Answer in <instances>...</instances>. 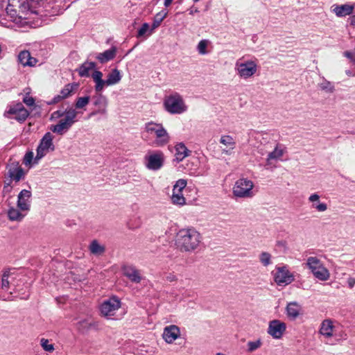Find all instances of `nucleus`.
<instances>
[{
  "label": "nucleus",
  "mask_w": 355,
  "mask_h": 355,
  "mask_svg": "<svg viewBox=\"0 0 355 355\" xmlns=\"http://www.w3.org/2000/svg\"><path fill=\"white\" fill-rule=\"evenodd\" d=\"M259 260L264 266H268L271 263V254L268 252H263L259 256Z\"/></svg>",
  "instance_id": "34"
},
{
  "label": "nucleus",
  "mask_w": 355,
  "mask_h": 355,
  "mask_svg": "<svg viewBox=\"0 0 355 355\" xmlns=\"http://www.w3.org/2000/svg\"><path fill=\"white\" fill-rule=\"evenodd\" d=\"M216 355H225V354H221V353H218V354H216Z\"/></svg>",
  "instance_id": "62"
},
{
  "label": "nucleus",
  "mask_w": 355,
  "mask_h": 355,
  "mask_svg": "<svg viewBox=\"0 0 355 355\" xmlns=\"http://www.w3.org/2000/svg\"><path fill=\"white\" fill-rule=\"evenodd\" d=\"M220 142L225 146H230L232 148L235 146V141L233 137L230 135H223L220 137Z\"/></svg>",
  "instance_id": "33"
},
{
  "label": "nucleus",
  "mask_w": 355,
  "mask_h": 355,
  "mask_svg": "<svg viewBox=\"0 0 355 355\" xmlns=\"http://www.w3.org/2000/svg\"><path fill=\"white\" fill-rule=\"evenodd\" d=\"M40 343L43 349L46 352H53L54 349L53 345L49 343L47 339L42 338Z\"/></svg>",
  "instance_id": "40"
},
{
  "label": "nucleus",
  "mask_w": 355,
  "mask_h": 355,
  "mask_svg": "<svg viewBox=\"0 0 355 355\" xmlns=\"http://www.w3.org/2000/svg\"><path fill=\"white\" fill-rule=\"evenodd\" d=\"M178 187V182H175V184H174L173 186V196H172V201L173 202V204L176 205L178 204V195H176L174 192L175 189Z\"/></svg>",
  "instance_id": "47"
},
{
  "label": "nucleus",
  "mask_w": 355,
  "mask_h": 355,
  "mask_svg": "<svg viewBox=\"0 0 355 355\" xmlns=\"http://www.w3.org/2000/svg\"><path fill=\"white\" fill-rule=\"evenodd\" d=\"M9 176L16 182H19L24 175V171L20 166H14L8 171Z\"/></svg>",
  "instance_id": "25"
},
{
  "label": "nucleus",
  "mask_w": 355,
  "mask_h": 355,
  "mask_svg": "<svg viewBox=\"0 0 355 355\" xmlns=\"http://www.w3.org/2000/svg\"><path fill=\"white\" fill-rule=\"evenodd\" d=\"M312 207L316 209L318 211H324L327 209V205L325 203H319L318 205L313 204Z\"/></svg>",
  "instance_id": "43"
},
{
  "label": "nucleus",
  "mask_w": 355,
  "mask_h": 355,
  "mask_svg": "<svg viewBox=\"0 0 355 355\" xmlns=\"http://www.w3.org/2000/svg\"><path fill=\"white\" fill-rule=\"evenodd\" d=\"M8 218L10 220H21L24 218V215L17 209L10 208L8 212Z\"/></svg>",
  "instance_id": "30"
},
{
  "label": "nucleus",
  "mask_w": 355,
  "mask_h": 355,
  "mask_svg": "<svg viewBox=\"0 0 355 355\" xmlns=\"http://www.w3.org/2000/svg\"><path fill=\"white\" fill-rule=\"evenodd\" d=\"M162 336L166 343H172L178 338V327L170 325L165 327Z\"/></svg>",
  "instance_id": "16"
},
{
  "label": "nucleus",
  "mask_w": 355,
  "mask_h": 355,
  "mask_svg": "<svg viewBox=\"0 0 355 355\" xmlns=\"http://www.w3.org/2000/svg\"><path fill=\"white\" fill-rule=\"evenodd\" d=\"M121 307V301L116 297H112L104 301L101 305V313L103 316L108 317L114 315V312Z\"/></svg>",
  "instance_id": "7"
},
{
  "label": "nucleus",
  "mask_w": 355,
  "mask_h": 355,
  "mask_svg": "<svg viewBox=\"0 0 355 355\" xmlns=\"http://www.w3.org/2000/svg\"><path fill=\"white\" fill-rule=\"evenodd\" d=\"M181 167H182L183 168H185V167H184V166H183V165H179V166H178V168H181Z\"/></svg>",
  "instance_id": "60"
},
{
  "label": "nucleus",
  "mask_w": 355,
  "mask_h": 355,
  "mask_svg": "<svg viewBox=\"0 0 355 355\" xmlns=\"http://www.w3.org/2000/svg\"><path fill=\"white\" fill-rule=\"evenodd\" d=\"M116 51V47L112 46L111 49L106 50L103 53H98L96 58L99 60L101 63H105L115 58Z\"/></svg>",
  "instance_id": "19"
},
{
  "label": "nucleus",
  "mask_w": 355,
  "mask_h": 355,
  "mask_svg": "<svg viewBox=\"0 0 355 355\" xmlns=\"http://www.w3.org/2000/svg\"><path fill=\"white\" fill-rule=\"evenodd\" d=\"M96 67V63L94 62H85L81 64L78 69V72L81 77H88L89 76V71Z\"/></svg>",
  "instance_id": "23"
},
{
  "label": "nucleus",
  "mask_w": 355,
  "mask_h": 355,
  "mask_svg": "<svg viewBox=\"0 0 355 355\" xmlns=\"http://www.w3.org/2000/svg\"><path fill=\"white\" fill-rule=\"evenodd\" d=\"M319 198H320V196H319V195H318V194H317V193H313V194H312V195H311V196H309V200L310 202H315V201L318 200H319Z\"/></svg>",
  "instance_id": "52"
},
{
  "label": "nucleus",
  "mask_w": 355,
  "mask_h": 355,
  "mask_svg": "<svg viewBox=\"0 0 355 355\" xmlns=\"http://www.w3.org/2000/svg\"><path fill=\"white\" fill-rule=\"evenodd\" d=\"M253 182L245 178L238 180L234 186L233 193L239 198H250L252 196Z\"/></svg>",
  "instance_id": "5"
},
{
  "label": "nucleus",
  "mask_w": 355,
  "mask_h": 355,
  "mask_svg": "<svg viewBox=\"0 0 355 355\" xmlns=\"http://www.w3.org/2000/svg\"><path fill=\"white\" fill-rule=\"evenodd\" d=\"M186 343V338L184 337H181L180 333L179 332V346L185 347Z\"/></svg>",
  "instance_id": "51"
},
{
  "label": "nucleus",
  "mask_w": 355,
  "mask_h": 355,
  "mask_svg": "<svg viewBox=\"0 0 355 355\" xmlns=\"http://www.w3.org/2000/svg\"><path fill=\"white\" fill-rule=\"evenodd\" d=\"M10 270H6L3 272L1 278V288L3 289H7L9 286L8 277L10 276Z\"/></svg>",
  "instance_id": "38"
},
{
  "label": "nucleus",
  "mask_w": 355,
  "mask_h": 355,
  "mask_svg": "<svg viewBox=\"0 0 355 355\" xmlns=\"http://www.w3.org/2000/svg\"><path fill=\"white\" fill-rule=\"evenodd\" d=\"M85 322H86V320H83V321H80V324H84V323H85Z\"/></svg>",
  "instance_id": "57"
},
{
  "label": "nucleus",
  "mask_w": 355,
  "mask_h": 355,
  "mask_svg": "<svg viewBox=\"0 0 355 355\" xmlns=\"http://www.w3.org/2000/svg\"><path fill=\"white\" fill-rule=\"evenodd\" d=\"M301 306L297 302H289L286 308L287 316L292 320H295L299 316Z\"/></svg>",
  "instance_id": "17"
},
{
  "label": "nucleus",
  "mask_w": 355,
  "mask_h": 355,
  "mask_svg": "<svg viewBox=\"0 0 355 355\" xmlns=\"http://www.w3.org/2000/svg\"><path fill=\"white\" fill-rule=\"evenodd\" d=\"M320 88L327 92L333 93L335 90L334 85L329 81L324 80V81L319 84Z\"/></svg>",
  "instance_id": "32"
},
{
  "label": "nucleus",
  "mask_w": 355,
  "mask_h": 355,
  "mask_svg": "<svg viewBox=\"0 0 355 355\" xmlns=\"http://www.w3.org/2000/svg\"><path fill=\"white\" fill-rule=\"evenodd\" d=\"M345 73L348 76H355V74H353L350 70L346 71Z\"/></svg>",
  "instance_id": "56"
},
{
  "label": "nucleus",
  "mask_w": 355,
  "mask_h": 355,
  "mask_svg": "<svg viewBox=\"0 0 355 355\" xmlns=\"http://www.w3.org/2000/svg\"><path fill=\"white\" fill-rule=\"evenodd\" d=\"M70 128L64 123L61 120L56 125L51 126V130L58 135H63L64 132H67Z\"/></svg>",
  "instance_id": "28"
},
{
  "label": "nucleus",
  "mask_w": 355,
  "mask_h": 355,
  "mask_svg": "<svg viewBox=\"0 0 355 355\" xmlns=\"http://www.w3.org/2000/svg\"><path fill=\"white\" fill-rule=\"evenodd\" d=\"M286 324L279 320H273L269 322L268 334L275 339H279L286 331Z\"/></svg>",
  "instance_id": "9"
},
{
  "label": "nucleus",
  "mask_w": 355,
  "mask_h": 355,
  "mask_svg": "<svg viewBox=\"0 0 355 355\" xmlns=\"http://www.w3.org/2000/svg\"><path fill=\"white\" fill-rule=\"evenodd\" d=\"M165 109L170 113H178V98L175 96L166 97L164 102Z\"/></svg>",
  "instance_id": "20"
},
{
  "label": "nucleus",
  "mask_w": 355,
  "mask_h": 355,
  "mask_svg": "<svg viewBox=\"0 0 355 355\" xmlns=\"http://www.w3.org/2000/svg\"><path fill=\"white\" fill-rule=\"evenodd\" d=\"M349 24L351 26H355V15H353L349 18Z\"/></svg>",
  "instance_id": "54"
},
{
  "label": "nucleus",
  "mask_w": 355,
  "mask_h": 355,
  "mask_svg": "<svg viewBox=\"0 0 355 355\" xmlns=\"http://www.w3.org/2000/svg\"><path fill=\"white\" fill-rule=\"evenodd\" d=\"M123 273L130 281L133 283H140L142 277L141 271L133 266H124L122 268Z\"/></svg>",
  "instance_id": "13"
},
{
  "label": "nucleus",
  "mask_w": 355,
  "mask_h": 355,
  "mask_svg": "<svg viewBox=\"0 0 355 355\" xmlns=\"http://www.w3.org/2000/svg\"><path fill=\"white\" fill-rule=\"evenodd\" d=\"M182 0H181V1H178V3H182Z\"/></svg>",
  "instance_id": "63"
},
{
  "label": "nucleus",
  "mask_w": 355,
  "mask_h": 355,
  "mask_svg": "<svg viewBox=\"0 0 355 355\" xmlns=\"http://www.w3.org/2000/svg\"><path fill=\"white\" fill-rule=\"evenodd\" d=\"M65 114V111H61V110H58V111H55L53 112V116H55V117H62L63 116H64Z\"/></svg>",
  "instance_id": "53"
},
{
  "label": "nucleus",
  "mask_w": 355,
  "mask_h": 355,
  "mask_svg": "<svg viewBox=\"0 0 355 355\" xmlns=\"http://www.w3.org/2000/svg\"><path fill=\"white\" fill-rule=\"evenodd\" d=\"M202 236L194 227L179 230V249L182 252H192L198 248Z\"/></svg>",
  "instance_id": "1"
},
{
  "label": "nucleus",
  "mask_w": 355,
  "mask_h": 355,
  "mask_svg": "<svg viewBox=\"0 0 355 355\" xmlns=\"http://www.w3.org/2000/svg\"><path fill=\"white\" fill-rule=\"evenodd\" d=\"M333 324L330 320H324L321 324L320 332L326 337H331L333 336Z\"/></svg>",
  "instance_id": "24"
},
{
  "label": "nucleus",
  "mask_w": 355,
  "mask_h": 355,
  "mask_svg": "<svg viewBox=\"0 0 355 355\" xmlns=\"http://www.w3.org/2000/svg\"><path fill=\"white\" fill-rule=\"evenodd\" d=\"M166 13H158L156 15V16L155 17V19H154V21L153 23V25H152V31L156 28H157L160 23L162 21V20L164 19V18L166 17Z\"/></svg>",
  "instance_id": "37"
},
{
  "label": "nucleus",
  "mask_w": 355,
  "mask_h": 355,
  "mask_svg": "<svg viewBox=\"0 0 355 355\" xmlns=\"http://www.w3.org/2000/svg\"><path fill=\"white\" fill-rule=\"evenodd\" d=\"M209 43V41L207 40H202L200 41L197 46V50L200 54L205 55L207 53V47Z\"/></svg>",
  "instance_id": "35"
},
{
  "label": "nucleus",
  "mask_w": 355,
  "mask_h": 355,
  "mask_svg": "<svg viewBox=\"0 0 355 355\" xmlns=\"http://www.w3.org/2000/svg\"><path fill=\"white\" fill-rule=\"evenodd\" d=\"M344 55L346 58H349L351 60V62H352L354 63V52L345 51Z\"/></svg>",
  "instance_id": "48"
},
{
  "label": "nucleus",
  "mask_w": 355,
  "mask_h": 355,
  "mask_svg": "<svg viewBox=\"0 0 355 355\" xmlns=\"http://www.w3.org/2000/svg\"><path fill=\"white\" fill-rule=\"evenodd\" d=\"M283 155V152L282 150H279L277 147L274 149V150L270 153L268 155L267 159H273L281 157Z\"/></svg>",
  "instance_id": "39"
},
{
  "label": "nucleus",
  "mask_w": 355,
  "mask_h": 355,
  "mask_svg": "<svg viewBox=\"0 0 355 355\" xmlns=\"http://www.w3.org/2000/svg\"><path fill=\"white\" fill-rule=\"evenodd\" d=\"M173 0H165L164 1V6L166 7H168V6L171 5V3H172Z\"/></svg>",
  "instance_id": "55"
},
{
  "label": "nucleus",
  "mask_w": 355,
  "mask_h": 355,
  "mask_svg": "<svg viewBox=\"0 0 355 355\" xmlns=\"http://www.w3.org/2000/svg\"><path fill=\"white\" fill-rule=\"evenodd\" d=\"M195 2L198 1L199 0H193Z\"/></svg>",
  "instance_id": "64"
},
{
  "label": "nucleus",
  "mask_w": 355,
  "mask_h": 355,
  "mask_svg": "<svg viewBox=\"0 0 355 355\" xmlns=\"http://www.w3.org/2000/svg\"><path fill=\"white\" fill-rule=\"evenodd\" d=\"M293 280V276L285 267L279 268L275 275V282L279 286L289 284Z\"/></svg>",
  "instance_id": "10"
},
{
  "label": "nucleus",
  "mask_w": 355,
  "mask_h": 355,
  "mask_svg": "<svg viewBox=\"0 0 355 355\" xmlns=\"http://www.w3.org/2000/svg\"><path fill=\"white\" fill-rule=\"evenodd\" d=\"M145 131L155 137L154 144L156 146H163L170 141V136L162 123L153 121L145 124Z\"/></svg>",
  "instance_id": "3"
},
{
  "label": "nucleus",
  "mask_w": 355,
  "mask_h": 355,
  "mask_svg": "<svg viewBox=\"0 0 355 355\" xmlns=\"http://www.w3.org/2000/svg\"><path fill=\"white\" fill-rule=\"evenodd\" d=\"M333 10L338 17H345L353 12L354 6L349 4L336 6Z\"/></svg>",
  "instance_id": "21"
},
{
  "label": "nucleus",
  "mask_w": 355,
  "mask_h": 355,
  "mask_svg": "<svg viewBox=\"0 0 355 355\" xmlns=\"http://www.w3.org/2000/svg\"><path fill=\"white\" fill-rule=\"evenodd\" d=\"M8 113L14 114L15 119L19 122H24L29 115L28 110L21 103L17 104L16 107H11Z\"/></svg>",
  "instance_id": "15"
},
{
  "label": "nucleus",
  "mask_w": 355,
  "mask_h": 355,
  "mask_svg": "<svg viewBox=\"0 0 355 355\" xmlns=\"http://www.w3.org/2000/svg\"><path fill=\"white\" fill-rule=\"evenodd\" d=\"M33 157V153L32 152H28L25 155L24 159V164L25 165H28L31 163V161Z\"/></svg>",
  "instance_id": "45"
},
{
  "label": "nucleus",
  "mask_w": 355,
  "mask_h": 355,
  "mask_svg": "<svg viewBox=\"0 0 355 355\" xmlns=\"http://www.w3.org/2000/svg\"><path fill=\"white\" fill-rule=\"evenodd\" d=\"M306 265L315 278L321 281H325L329 279V272L318 258L315 257H309Z\"/></svg>",
  "instance_id": "4"
},
{
  "label": "nucleus",
  "mask_w": 355,
  "mask_h": 355,
  "mask_svg": "<svg viewBox=\"0 0 355 355\" xmlns=\"http://www.w3.org/2000/svg\"><path fill=\"white\" fill-rule=\"evenodd\" d=\"M189 303L190 304H191L192 306L194 304V302H193V301H191V300H190V301L189 302Z\"/></svg>",
  "instance_id": "58"
},
{
  "label": "nucleus",
  "mask_w": 355,
  "mask_h": 355,
  "mask_svg": "<svg viewBox=\"0 0 355 355\" xmlns=\"http://www.w3.org/2000/svg\"><path fill=\"white\" fill-rule=\"evenodd\" d=\"M78 112L73 108L65 110L64 118L61 121L65 123L68 127L71 128L72 125L76 121V118L78 114Z\"/></svg>",
  "instance_id": "22"
},
{
  "label": "nucleus",
  "mask_w": 355,
  "mask_h": 355,
  "mask_svg": "<svg viewBox=\"0 0 355 355\" xmlns=\"http://www.w3.org/2000/svg\"><path fill=\"white\" fill-rule=\"evenodd\" d=\"M347 285L349 288H352L355 285V278L354 277H349L347 279Z\"/></svg>",
  "instance_id": "50"
},
{
  "label": "nucleus",
  "mask_w": 355,
  "mask_h": 355,
  "mask_svg": "<svg viewBox=\"0 0 355 355\" xmlns=\"http://www.w3.org/2000/svg\"><path fill=\"white\" fill-rule=\"evenodd\" d=\"M78 85L76 83L66 85L60 92L62 97H63L64 98H67L69 96H70L73 93V92L78 88Z\"/></svg>",
  "instance_id": "27"
},
{
  "label": "nucleus",
  "mask_w": 355,
  "mask_h": 355,
  "mask_svg": "<svg viewBox=\"0 0 355 355\" xmlns=\"http://www.w3.org/2000/svg\"><path fill=\"white\" fill-rule=\"evenodd\" d=\"M31 192L24 189L18 195L17 207L21 211H28L30 209V199Z\"/></svg>",
  "instance_id": "14"
},
{
  "label": "nucleus",
  "mask_w": 355,
  "mask_h": 355,
  "mask_svg": "<svg viewBox=\"0 0 355 355\" xmlns=\"http://www.w3.org/2000/svg\"><path fill=\"white\" fill-rule=\"evenodd\" d=\"M187 182L184 179H179V205L191 204L193 200L188 197L187 193L191 189L187 187Z\"/></svg>",
  "instance_id": "11"
},
{
  "label": "nucleus",
  "mask_w": 355,
  "mask_h": 355,
  "mask_svg": "<svg viewBox=\"0 0 355 355\" xmlns=\"http://www.w3.org/2000/svg\"><path fill=\"white\" fill-rule=\"evenodd\" d=\"M63 99H64V98L63 97H62L61 94L57 95L53 98L52 101L51 103H49V104L58 103V102H60V101H62Z\"/></svg>",
  "instance_id": "49"
},
{
  "label": "nucleus",
  "mask_w": 355,
  "mask_h": 355,
  "mask_svg": "<svg viewBox=\"0 0 355 355\" xmlns=\"http://www.w3.org/2000/svg\"><path fill=\"white\" fill-rule=\"evenodd\" d=\"M149 25L147 23H144L138 31L137 37L144 36L148 31Z\"/></svg>",
  "instance_id": "42"
},
{
  "label": "nucleus",
  "mask_w": 355,
  "mask_h": 355,
  "mask_svg": "<svg viewBox=\"0 0 355 355\" xmlns=\"http://www.w3.org/2000/svg\"><path fill=\"white\" fill-rule=\"evenodd\" d=\"M53 139L54 136L50 132H46L44 135L37 146L35 160L42 159L49 151L55 150V146L53 142Z\"/></svg>",
  "instance_id": "6"
},
{
  "label": "nucleus",
  "mask_w": 355,
  "mask_h": 355,
  "mask_svg": "<svg viewBox=\"0 0 355 355\" xmlns=\"http://www.w3.org/2000/svg\"><path fill=\"white\" fill-rule=\"evenodd\" d=\"M94 104L96 106L105 107L107 105L106 98L104 96L100 95L98 97L96 98Z\"/></svg>",
  "instance_id": "41"
},
{
  "label": "nucleus",
  "mask_w": 355,
  "mask_h": 355,
  "mask_svg": "<svg viewBox=\"0 0 355 355\" xmlns=\"http://www.w3.org/2000/svg\"><path fill=\"white\" fill-rule=\"evenodd\" d=\"M187 110V106L185 105L183 99L179 96V114L182 113Z\"/></svg>",
  "instance_id": "44"
},
{
  "label": "nucleus",
  "mask_w": 355,
  "mask_h": 355,
  "mask_svg": "<svg viewBox=\"0 0 355 355\" xmlns=\"http://www.w3.org/2000/svg\"><path fill=\"white\" fill-rule=\"evenodd\" d=\"M191 154V150H189L184 144L179 142V162H182L184 158L189 157Z\"/></svg>",
  "instance_id": "29"
},
{
  "label": "nucleus",
  "mask_w": 355,
  "mask_h": 355,
  "mask_svg": "<svg viewBox=\"0 0 355 355\" xmlns=\"http://www.w3.org/2000/svg\"><path fill=\"white\" fill-rule=\"evenodd\" d=\"M19 62L24 66H35L37 60L31 56V53L28 51H22L18 55Z\"/></svg>",
  "instance_id": "18"
},
{
  "label": "nucleus",
  "mask_w": 355,
  "mask_h": 355,
  "mask_svg": "<svg viewBox=\"0 0 355 355\" xmlns=\"http://www.w3.org/2000/svg\"><path fill=\"white\" fill-rule=\"evenodd\" d=\"M95 83V90L101 92L105 86L113 85L119 83L122 78L121 73L117 69H113L107 76V79H103V73L100 71H94L92 75Z\"/></svg>",
  "instance_id": "2"
},
{
  "label": "nucleus",
  "mask_w": 355,
  "mask_h": 355,
  "mask_svg": "<svg viewBox=\"0 0 355 355\" xmlns=\"http://www.w3.org/2000/svg\"><path fill=\"white\" fill-rule=\"evenodd\" d=\"M146 166L149 170L157 171L159 169L164 163V154L157 151L145 157Z\"/></svg>",
  "instance_id": "8"
},
{
  "label": "nucleus",
  "mask_w": 355,
  "mask_h": 355,
  "mask_svg": "<svg viewBox=\"0 0 355 355\" xmlns=\"http://www.w3.org/2000/svg\"><path fill=\"white\" fill-rule=\"evenodd\" d=\"M23 102L28 106H33L35 104V99L31 96H25L23 99Z\"/></svg>",
  "instance_id": "46"
},
{
  "label": "nucleus",
  "mask_w": 355,
  "mask_h": 355,
  "mask_svg": "<svg viewBox=\"0 0 355 355\" xmlns=\"http://www.w3.org/2000/svg\"><path fill=\"white\" fill-rule=\"evenodd\" d=\"M89 250L92 254L100 255L104 253L105 248L103 245H100L96 240H94L89 245Z\"/></svg>",
  "instance_id": "26"
},
{
  "label": "nucleus",
  "mask_w": 355,
  "mask_h": 355,
  "mask_svg": "<svg viewBox=\"0 0 355 355\" xmlns=\"http://www.w3.org/2000/svg\"><path fill=\"white\" fill-rule=\"evenodd\" d=\"M89 96L79 97L76 99L75 107L76 109H83L89 103Z\"/></svg>",
  "instance_id": "31"
},
{
  "label": "nucleus",
  "mask_w": 355,
  "mask_h": 355,
  "mask_svg": "<svg viewBox=\"0 0 355 355\" xmlns=\"http://www.w3.org/2000/svg\"><path fill=\"white\" fill-rule=\"evenodd\" d=\"M223 153H225L227 154V153H228V151H227V150H223Z\"/></svg>",
  "instance_id": "61"
},
{
  "label": "nucleus",
  "mask_w": 355,
  "mask_h": 355,
  "mask_svg": "<svg viewBox=\"0 0 355 355\" xmlns=\"http://www.w3.org/2000/svg\"><path fill=\"white\" fill-rule=\"evenodd\" d=\"M261 341L260 339H258L255 341H249L248 343V352H252L256 349H259L261 346Z\"/></svg>",
  "instance_id": "36"
},
{
  "label": "nucleus",
  "mask_w": 355,
  "mask_h": 355,
  "mask_svg": "<svg viewBox=\"0 0 355 355\" xmlns=\"http://www.w3.org/2000/svg\"><path fill=\"white\" fill-rule=\"evenodd\" d=\"M354 64H355V48H354Z\"/></svg>",
  "instance_id": "59"
},
{
  "label": "nucleus",
  "mask_w": 355,
  "mask_h": 355,
  "mask_svg": "<svg viewBox=\"0 0 355 355\" xmlns=\"http://www.w3.org/2000/svg\"><path fill=\"white\" fill-rule=\"evenodd\" d=\"M237 70L241 77L248 78L256 73L257 65L252 61L241 63L238 64Z\"/></svg>",
  "instance_id": "12"
}]
</instances>
